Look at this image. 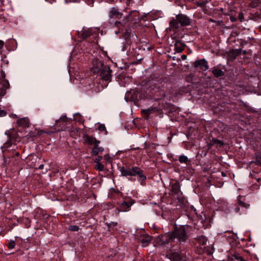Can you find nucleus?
I'll list each match as a JSON object with an SVG mask.
<instances>
[{
	"mask_svg": "<svg viewBox=\"0 0 261 261\" xmlns=\"http://www.w3.org/2000/svg\"><path fill=\"white\" fill-rule=\"evenodd\" d=\"M178 160L181 164H185L186 165H189L191 164V161L188 158L184 155H181L179 156Z\"/></svg>",
	"mask_w": 261,
	"mask_h": 261,
	"instance_id": "obj_18",
	"label": "nucleus"
},
{
	"mask_svg": "<svg viewBox=\"0 0 261 261\" xmlns=\"http://www.w3.org/2000/svg\"><path fill=\"white\" fill-rule=\"evenodd\" d=\"M234 258L238 261H247L244 259L238 253H235L233 255Z\"/></svg>",
	"mask_w": 261,
	"mask_h": 261,
	"instance_id": "obj_22",
	"label": "nucleus"
},
{
	"mask_svg": "<svg viewBox=\"0 0 261 261\" xmlns=\"http://www.w3.org/2000/svg\"><path fill=\"white\" fill-rule=\"evenodd\" d=\"M191 23L190 19L186 15L179 14L176 18L170 21V27L173 29H177L179 27L187 26Z\"/></svg>",
	"mask_w": 261,
	"mask_h": 261,
	"instance_id": "obj_4",
	"label": "nucleus"
},
{
	"mask_svg": "<svg viewBox=\"0 0 261 261\" xmlns=\"http://www.w3.org/2000/svg\"><path fill=\"white\" fill-rule=\"evenodd\" d=\"M193 66L195 68H198L202 71H206L208 68V63L205 59L195 61L193 63Z\"/></svg>",
	"mask_w": 261,
	"mask_h": 261,
	"instance_id": "obj_8",
	"label": "nucleus"
},
{
	"mask_svg": "<svg viewBox=\"0 0 261 261\" xmlns=\"http://www.w3.org/2000/svg\"><path fill=\"white\" fill-rule=\"evenodd\" d=\"M92 35L91 33L88 31H84L82 33V36L84 38H87Z\"/></svg>",
	"mask_w": 261,
	"mask_h": 261,
	"instance_id": "obj_26",
	"label": "nucleus"
},
{
	"mask_svg": "<svg viewBox=\"0 0 261 261\" xmlns=\"http://www.w3.org/2000/svg\"><path fill=\"white\" fill-rule=\"evenodd\" d=\"M196 240L199 245H204L207 242V239L203 236H200L197 237Z\"/></svg>",
	"mask_w": 261,
	"mask_h": 261,
	"instance_id": "obj_20",
	"label": "nucleus"
},
{
	"mask_svg": "<svg viewBox=\"0 0 261 261\" xmlns=\"http://www.w3.org/2000/svg\"><path fill=\"white\" fill-rule=\"evenodd\" d=\"M132 14V12H130L129 14V15L127 17H124L122 21H116L115 22V26L118 28V31H116V34H117L118 32L122 31L123 30V28L124 25L126 24V23L128 21V16Z\"/></svg>",
	"mask_w": 261,
	"mask_h": 261,
	"instance_id": "obj_10",
	"label": "nucleus"
},
{
	"mask_svg": "<svg viewBox=\"0 0 261 261\" xmlns=\"http://www.w3.org/2000/svg\"><path fill=\"white\" fill-rule=\"evenodd\" d=\"M212 73L217 77L223 76L224 74V71L216 67L213 68Z\"/></svg>",
	"mask_w": 261,
	"mask_h": 261,
	"instance_id": "obj_19",
	"label": "nucleus"
},
{
	"mask_svg": "<svg viewBox=\"0 0 261 261\" xmlns=\"http://www.w3.org/2000/svg\"><path fill=\"white\" fill-rule=\"evenodd\" d=\"M191 229V227L187 225L176 227L174 230L171 231L174 242L176 239L180 244L185 242L189 237V233Z\"/></svg>",
	"mask_w": 261,
	"mask_h": 261,
	"instance_id": "obj_1",
	"label": "nucleus"
},
{
	"mask_svg": "<svg viewBox=\"0 0 261 261\" xmlns=\"http://www.w3.org/2000/svg\"><path fill=\"white\" fill-rule=\"evenodd\" d=\"M105 159L108 161L110 162L111 161V157L109 156V154H106L105 155Z\"/></svg>",
	"mask_w": 261,
	"mask_h": 261,
	"instance_id": "obj_38",
	"label": "nucleus"
},
{
	"mask_svg": "<svg viewBox=\"0 0 261 261\" xmlns=\"http://www.w3.org/2000/svg\"><path fill=\"white\" fill-rule=\"evenodd\" d=\"M244 18L243 14L242 13H240L239 14V19H240V21H242Z\"/></svg>",
	"mask_w": 261,
	"mask_h": 261,
	"instance_id": "obj_37",
	"label": "nucleus"
},
{
	"mask_svg": "<svg viewBox=\"0 0 261 261\" xmlns=\"http://www.w3.org/2000/svg\"><path fill=\"white\" fill-rule=\"evenodd\" d=\"M98 129L100 131H105L106 130V128L104 124H100L98 126Z\"/></svg>",
	"mask_w": 261,
	"mask_h": 261,
	"instance_id": "obj_32",
	"label": "nucleus"
},
{
	"mask_svg": "<svg viewBox=\"0 0 261 261\" xmlns=\"http://www.w3.org/2000/svg\"><path fill=\"white\" fill-rule=\"evenodd\" d=\"M102 157L101 156H98L97 158H95L94 162L98 163H101L100 161L102 160Z\"/></svg>",
	"mask_w": 261,
	"mask_h": 261,
	"instance_id": "obj_33",
	"label": "nucleus"
},
{
	"mask_svg": "<svg viewBox=\"0 0 261 261\" xmlns=\"http://www.w3.org/2000/svg\"><path fill=\"white\" fill-rule=\"evenodd\" d=\"M11 145V144L10 143V142L8 141L4 144V146L2 147V149H4V148L10 146ZM3 151H4V150H3Z\"/></svg>",
	"mask_w": 261,
	"mask_h": 261,
	"instance_id": "obj_31",
	"label": "nucleus"
},
{
	"mask_svg": "<svg viewBox=\"0 0 261 261\" xmlns=\"http://www.w3.org/2000/svg\"><path fill=\"white\" fill-rule=\"evenodd\" d=\"M181 59L183 60H185L186 59H187V56L185 55H182L181 56Z\"/></svg>",
	"mask_w": 261,
	"mask_h": 261,
	"instance_id": "obj_43",
	"label": "nucleus"
},
{
	"mask_svg": "<svg viewBox=\"0 0 261 261\" xmlns=\"http://www.w3.org/2000/svg\"><path fill=\"white\" fill-rule=\"evenodd\" d=\"M7 112L4 110H0V117H3L6 116Z\"/></svg>",
	"mask_w": 261,
	"mask_h": 261,
	"instance_id": "obj_36",
	"label": "nucleus"
},
{
	"mask_svg": "<svg viewBox=\"0 0 261 261\" xmlns=\"http://www.w3.org/2000/svg\"><path fill=\"white\" fill-rule=\"evenodd\" d=\"M1 75L4 79L0 81V97H3L6 94V90L9 88L10 84L8 81L5 79V73L3 71Z\"/></svg>",
	"mask_w": 261,
	"mask_h": 261,
	"instance_id": "obj_6",
	"label": "nucleus"
},
{
	"mask_svg": "<svg viewBox=\"0 0 261 261\" xmlns=\"http://www.w3.org/2000/svg\"><path fill=\"white\" fill-rule=\"evenodd\" d=\"M66 120H67L66 117L65 116H64L61 117L59 119L56 120V123H57L58 122H59L60 121L64 122Z\"/></svg>",
	"mask_w": 261,
	"mask_h": 261,
	"instance_id": "obj_29",
	"label": "nucleus"
},
{
	"mask_svg": "<svg viewBox=\"0 0 261 261\" xmlns=\"http://www.w3.org/2000/svg\"><path fill=\"white\" fill-rule=\"evenodd\" d=\"M103 168L104 166L101 163H98L95 166V169L98 171H102Z\"/></svg>",
	"mask_w": 261,
	"mask_h": 261,
	"instance_id": "obj_24",
	"label": "nucleus"
},
{
	"mask_svg": "<svg viewBox=\"0 0 261 261\" xmlns=\"http://www.w3.org/2000/svg\"><path fill=\"white\" fill-rule=\"evenodd\" d=\"M68 229L71 231H77L79 230L80 228L76 225H70Z\"/></svg>",
	"mask_w": 261,
	"mask_h": 261,
	"instance_id": "obj_25",
	"label": "nucleus"
},
{
	"mask_svg": "<svg viewBox=\"0 0 261 261\" xmlns=\"http://www.w3.org/2000/svg\"><path fill=\"white\" fill-rule=\"evenodd\" d=\"M172 192L175 194H177L179 193L180 190V186L179 182L176 181L174 183L171 184Z\"/></svg>",
	"mask_w": 261,
	"mask_h": 261,
	"instance_id": "obj_14",
	"label": "nucleus"
},
{
	"mask_svg": "<svg viewBox=\"0 0 261 261\" xmlns=\"http://www.w3.org/2000/svg\"><path fill=\"white\" fill-rule=\"evenodd\" d=\"M252 173H252V176L253 177H255V179H256V180L257 182H259V181H260V178H256V176H255V175L254 174V173H256V172H255L254 171H252Z\"/></svg>",
	"mask_w": 261,
	"mask_h": 261,
	"instance_id": "obj_39",
	"label": "nucleus"
},
{
	"mask_svg": "<svg viewBox=\"0 0 261 261\" xmlns=\"http://www.w3.org/2000/svg\"><path fill=\"white\" fill-rule=\"evenodd\" d=\"M3 45H4L3 41L0 40V49H1L3 47Z\"/></svg>",
	"mask_w": 261,
	"mask_h": 261,
	"instance_id": "obj_42",
	"label": "nucleus"
},
{
	"mask_svg": "<svg viewBox=\"0 0 261 261\" xmlns=\"http://www.w3.org/2000/svg\"><path fill=\"white\" fill-rule=\"evenodd\" d=\"M17 123L20 126L28 127L29 125V120L27 118H22L17 120Z\"/></svg>",
	"mask_w": 261,
	"mask_h": 261,
	"instance_id": "obj_17",
	"label": "nucleus"
},
{
	"mask_svg": "<svg viewBox=\"0 0 261 261\" xmlns=\"http://www.w3.org/2000/svg\"><path fill=\"white\" fill-rule=\"evenodd\" d=\"M43 167H44V165L43 164H41L39 166L38 169H42L43 168Z\"/></svg>",
	"mask_w": 261,
	"mask_h": 261,
	"instance_id": "obj_45",
	"label": "nucleus"
},
{
	"mask_svg": "<svg viewBox=\"0 0 261 261\" xmlns=\"http://www.w3.org/2000/svg\"><path fill=\"white\" fill-rule=\"evenodd\" d=\"M156 242L160 245L175 242L173 239V235L172 234L171 232L159 236L156 239Z\"/></svg>",
	"mask_w": 261,
	"mask_h": 261,
	"instance_id": "obj_5",
	"label": "nucleus"
},
{
	"mask_svg": "<svg viewBox=\"0 0 261 261\" xmlns=\"http://www.w3.org/2000/svg\"><path fill=\"white\" fill-rule=\"evenodd\" d=\"M16 155H19V153H18V152H16Z\"/></svg>",
	"mask_w": 261,
	"mask_h": 261,
	"instance_id": "obj_48",
	"label": "nucleus"
},
{
	"mask_svg": "<svg viewBox=\"0 0 261 261\" xmlns=\"http://www.w3.org/2000/svg\"><path fill=\"white\" fill-rule=\"evenodd\" d=\"M94 72H99L101 79L105 81H110L111 80L112 70L108 66H103V64L101 61H96L94 65Z\"/></svg>",
	"mask_w": 261,
	"mask_h": 261,
	"instance_id": "obj_3",
	"label": "nucleus"
},
{
	"mask_svg": "<svg viewBox=\"0 0 261 261\" xmlns=\"http://www.w3.org/2000/svg\"><path fill=\"white\" fill-rule=\"evenodd\" d=\"M239 211H240V207H236L235 208V209H234V211H235V212H236V213L239 212Z\"/></svg>",
	"mask_w": 261,
	"mask_h": 261,
	"instance_id": "obj_44",
	"label": "nucleus"
},
{
	"mask_svg": "<svg viewBox=\"0 0 261 261\" xmlns=\"http://www.w3.org/2000/svg\"><path fill=\"white\" fill-rule=\"evenodd\" d=\"M216 142V143L215 145H216L217 147H221L224 144L223 141H222L221 140H217V141Z\"/></svg>",
	"mask_w": 261,
	"mask_h": 261,
	"instance_id": "obj_28",
	"label": "nucleus"
},
{
	"mask_svg": "<svg viewBox=\"0 0 261 261\" xmlns=\"http://www.w3.org/2000/svg\"><path fill=\"white\" fill-rule=\"evenodd\" d=\"M235 19H235L234 18H231V21H234V20H235Z\"/></svg>",
	"mask_w": 261,
	"mask_h": 261,
	"instance_id": "obj_47",
	"label": "nucleus"
},
{
	"mask_svg": "<svg viewBox=\"0 0 261 261\" xmlns=\"http://www.w3.org/2000/svg\"><path fill=\"white\" fill-rule=\"evenodd\" d=\"M122 13L120 12L116 8H112L109 11V17L110 19H120L122 17Z\"/></svg>",
	"mask_w": 261,
	"mask_h": 261,
	"instance_id": "obj_11",
	"label": "nucleus"
},
{
	"mask_svg": "<svg viewBox=\"0 0 261 261\" xmlns=\"http://www.w3.org/2000/svg\"><path fill=\"white\" fill-rule=\"evenodd\" d=\"M133 205V203L130 201L128 202H127L125 201H124L121 205V209L120 210L118 209H116L117 211V214H119V213L121 211L122 212H127L129 210V208L130 206Z\"/></svg>",
	"mask_w": 261,
	"mask_h": 261,
	"instance_id": "obj_12",
	"label": "nucleus"
},
{
	"mask_svg": "<svg viewBox=\"0 0 261 261\" xmlns=\"http://www.w3.org/2000/svg\"><path fill=\"white\" fill-rule=\"evenodd\" d=\"M44 133V132H43V131H42V130H40V131H39V132H38V133H39V134H42V133Z\"/></svg>",
	"mask_w": 261,
	"mask_h": 261,
	"instance_id": "obj_46",
	"label": "nucleus"
},
{
	"mask_svg": "<svg viewBox=\"0 0 261 261\" xmlns=\"http://www.w3.org/2000/svg\"><path fill=\"white\" fill-rule=\"evenodd\" d=\"M154 109L150 108V109L145 110L144 111L145 112L146 114L149 115V114H151V113L152 111H154Z\"/></svg>",
	"mask_w": 261,
	"mask_h": 261,
	"instance_id": "obj_34",
	"label": "nucleus"
},
{
	"mask_svg": "<svg viewBox=\"0 0 261 261\" xmlns=\"http://www.w3.org/2000/svg\"><path fill=\"white\" fill-rule=\"evenodd\" d=\"M99 144H95L94 147L92 148L91 153L93 155H97L99 153H101L103 151V148L101 147H98Z\"/></svg>",
	"mask_w": 261,
	"mask_h": 261,
	"instance_id": "obj_15",
	"label": "nucleus"
},
{
	"mask_svg": "<svg viewBox=\"0 0 261 261\" xmlns=\"http://www.w3.org/2000/svg\"><path fill=\"white\" fill-rule=\"evenodd\" d=\"M167 258H168L171 261H184V257L179 253L176 252H169L166 255Z\"/></svg>",
	"mask_w": 261,
	"mask_h": 261,
	"instance_id": "obj_9",
	"label": "nucleus"
},
{
	"mask_svg": "<svg viewBox=\"0 0 261 261\" xmlns=\"http://www.w3.org/2000/svg\"><path fill=\"white\" fill-rule=\"evenodd\" d=\"M254 164L255 165H261L260 161L258 159H256L255 161L252 162V165Z\"/></svg>",
	"mask_w": 261,
	"mask_h": 261,
	"instance_id": "obj_35",
	"label": "nucleus"
},
{
	"mask_svg": "<svg viewBox=\"0 0 261 261\" xmlns=\"http://www.w3.org/2000/svg\"><path fill=\"white\" fill-rule=\"evenodd\" d=\"M204 5H205L204 3H198V6H200V7L204 6Z\"/></svg>",
	"mask_w": 261,
	"mask_h": 261,
	"instance_id": "obj_41",
	"label": "nucleus"
},
{
	"mask_svg": "<svg viewBox=\"0 0 261 261\" xmlns=\"http://www.w3.org/2000/svg\"><path fill=\"white\" fill-rule=\"evenodd\" d=\"M238 202L239 205L244 207L246 208H248L249 206V204L244 202L243 201H241L240 199H238Z\"/></svg>",
	"mask_w": 261,
	"mask_h": 261,
	"instance_id": "obj_23",
	"label": "nucleus"
},
{
	"mask_svg": "<svg viewBox=\"0 0 261 261\" xmlns=\"http://www.w3.org/2000/svg\"><path fill=\"white\" fill-rule=\"evenodd\" d=\"M184 50V46L181 43L176 42L175 43V50L177 53H181Z\"/></svg>",
	"mask_w": 261,
	"mask_h": 261,
	"instance_id": "obj_21",
	"label": "nucleus"
},
{
	"mask_svg": "<svg viewBox=\"0 0 261 261\" xmlns=\"http://www.w3.org/2000/svg\"><path fill=\"white\" fill-rule=\"evenodd\" d=\"M119 170L122 176H137L139 181L144 180L146 178V176L143 174L142 170L137 166L133 167L132 168L122 166L119 167Z\"/></svg>",
	"mask_w": 261,
	"mask_h": 261,
	"instance_id": "obj_2",
	"label": "nucleus"
},
{
	"mask_svg": "<svg viewBox=\"0 0 261 261\" xmlns=\"http://www.w3.org/2000/svg\"><path fill=\"white\" fill-rule=\"evenodd\" d=\"M85 141L90 145H95V144H99L100 143L99 141L96 140L95 138L89 136L86 137Z\"/></svg>",
	"mask_w": 261,
	"mask_h": 261,
	"instance_id": "obj_16",
	"label": "nucleus"
},
{
	"mask_svg": "<svg viewBox=\"0 0 261 261\" xmlns=\"http://www.w3.org/2000/svg\"><path fill=\"white\" fill-rule=\"evenodd\" d=\"M151 239H152V237L148 235L143 236L140 239V242L141 243V246L143 247H146L147 246H148L149 243L151 242Z\"/></svg>",
	"mask_w": 261,
	"mask_h": 261,
	"instance_id": "obj_13",
	"label": "nucleus"
},
{
	"mask_svg": "<svg viewBox=\"0 0 261 261\" xmlns=\"http://www.w3.org/2000/svg\"><path fill=\"white\" fill-rule=\"evenodd\" d=\"M217 141V139H213L211 141V143L210 144H208V146H209V148H211L212 147V146L213 145H214L216 144V143L215 142H216Z\"/></svg>",
	"mask_w": 261,
	"mask_h": 261,
	"instance_id": "obj_30",
	"label": "nucleus"
},
{
	"mask_svg": "<svg viewBox=\"0 0 261 261\" xmlns=\"http://www.w3.org/2000/svg\"><path fill=\"white\" fill-rule=\"evenodd\" d=\"M153 86L151 88V90L154 91V93H156V95L158 96L159 99H162L166 96L164 89H162V85L154 83Z\"/></svg>",
	"mask_w": 261,
	"mask_h": 261,
	"instance_id": "obj_7",
	"label": "nucleus"
},
{
	"mask_svg": "<svg viewBox=\"0 0 261 261\" xmlns=\"http://www.w3.org/2000/svg\"><path fill=\"white\" fill-rule=\"evenodd\" d=\"M117 225V222H111V223H110L108 226L109 227H111V226H116Z\"/></svg>",
	"mask_w": 261,
	"mask_h": 261,
	"instance_id": "obj_40",
	"label": "nucleus"
},
{
	"mask_svg": "<svg viewBox=\"0 0 261 261\" xmlns=\"http://www.w3.org/2000/svg\"><path fill=\"white\" fill-rule=\"evenodd\" d=\"M15 246V243L14 241H10L8 244V247L10 249L14 248Z\"/></svg>",
	"mask_w": 261,
	"mask_h": 261,
	"instance_id": "obj_27",
	"label": "nucleus"
}]
</instances>
